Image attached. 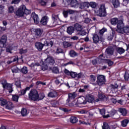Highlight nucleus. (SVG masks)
<instances>
[{"label":"nucleus","instance_id":"obj_21","mask_svg":"<svg viewBox=\"0 0 129 129\" xmlns=\"http://www.w3.org/2000/svg\"><path fill=\"white\" fill-rule=\"evenodd\" d=\"M114 51V49L112 47H108L105 51L106 53L108 54V55H112Z\"/></svg>","mask_w":129,"mask_h":129},{"label":"nucleus","instance_id":"obj_63","mask_svg":"<svg viewBox=\"0 0 129 129\" xmlns=\"http://www.w3.org/2000/svg\"><path fill=\"white\" fill-rule=\"evenodd\" d=\"M82 76H83V74H82V73H80L79 74H77L76 78H77V79H80V78H81V77H82Z\"/></svg>","mask_w":129,"mask_h":129},{"label":"nucleus","instance_id":"obj_36","mask_svg":"<svg viewBox=\"0 0 129 129\" xmlns=\"http://www.w3.org/2000/svg\"><path fill=\"white\" fill-rule=\"evenodd\" d=\"M7 103H8L7 100L4 99L3 98L0 99V104L2 106H4Z\"/></svg>","mask_w":129,"mask_h":129},{"label":"nucleus","instance_id":"obj_62","mask_svg":"<svg viewBox=\"0 0 129 129\" xmlns=\"http://www.w3.org/2000/svg\"><path fill=\"white\" fill-rule=\"evenodd\" d=\"M6 52L12 54V47L8 46L6 48Z\"/></svg>","mask_w":129,"mask_h":129},{"label":"nucleus","instance_id":"obj_4","mask_svg":"<svg viewBox=\"0 0 129 129\" xmlns=\"http://www.w3.org/2000/svg\"><path fill=\"white\" fill-rule=\"evenodd\" d=\"M2 84L4 89L9 90V93H12V92H13V85L11 84H8L7 83V81H5L4 83H2Z\"/></svg>","mask_w":129,"mask_h":129},{"label":"nucleus","instance_id":"obj_46","mask_svg":"<svg viewBox=\"0 0 129 129\" xmlns=\"http://www.w3.org/2000/svg\"><path fill=\"white\" fill-rule=\"evenodd\" d=\"M70 56H71V57H75V56H77V53L74 50H71L70 51Z\"/></svg>","mask_w":129,"mask_h":129},{"label":"nucleus","instance_id":"obj_24","mask_svg":"<svg viewBox=\"0 0 129 129\" xmlns=\"http://www.w3.org/2000/svg\"><path fill=\"white\" fill-rule=\"evenodd\" d=\"M112 4L114 8H118L119 7V1L118 0H111Z\"/></svg>","mask_w":129,"mask_h":129},{"label":"nucleus","instance_id":"obj_59","mask_svg":"<svg viewBox=\"0 0 129 129\" xmlns=\"http://www.w3.org/2000/svg\"><path fill=\"white\" fill-rule=\"evenodd\" d=\"M71 40H73L74 41H78V40H79V37L77 36H74L71 37Z\"/></svg>","mask_w":129,"mask_h":129},{"label":"nucleus","instance_id":"obj_45","mask_svg":"<svg viewBox=\"0 0 129 129\" xmlns=\"http://www.w3.org/2000/svg\"><path fill=\"white\" fill-rule=\"evenodd\" d=\"M21 71L24 74H27V73H28V68L23 67V68L21 69Z\"/></svg>","mask_w":129,"mask_h":129},{"label":"nucleus","instance_id":"obj_56","mask_svg":"<svg viewBox=\"0 0 129 129\" xmlns=\"http://www.w3.org/2000/svg\"><path fill=\"white\" fill-rule=\"evenodd\" d=\"M112 39H113V34L112 33V34H108V37H107V39L108 40V41H111Z\"/></svg>","mask_w":129,"mask_h":129},{"label":"nucleus","instance_id":"obj_27","mask_svg":"<svg viewBox=\"0 0 129 129\" xmlns=\"http://www.w3.org/2000/svg\"><path fill=\"white\" fill-rule=\"evenodd\" d=\"M102 61L105 64H108V66H111V65L113 64V62L109 59H103Z\"/></svg>","mask_w":129,"mask_h":129},{"label":"nucleus","instance_id":"obj_48","mask_svg":"<svg viewBox=\"0 0 129 129\" xmlns=\"http://www.w3.org/2000/svg\"><path fill=\"white\" fill-rule=\"evenodd\" d=\"M38 2L41 6H46L47 0H38Z\"/></svg>","mask_w":129,"mask_h":129},{"label":"nucleus","instance_id":"obj_35","mask_svg":"<svg viewBox=\"0 0 129 129\" xmlns=\"http://www.w3.org/2000/svg\"><path fill=\"white\" fill-rule=\"evenodd\" d=\"M44 98H45V94L44 93H40L39 94H38V99L37 101L42 100V99H44Z\"/></svg>","mask_w":129,"mask_h":129},{"label":"nucleus","instance_id":"obj_41","mask_svg":"<svg viewBox=\"0 0 129 129\" xmlns=\"http://www.w3.org/2000/svg\"><path fill=\"white\" fill-rule=\"evenodd\" d=\"M101 61V59L96 58V59H93L92 62L93 65H96V64H97V63H99V61Z\"/></svg>","mask_w":129,"mask_h":129},{"label":"nucleus","instance_id":"obj_64","mask_svg":"<svg viewBox=\"0 0 129 129\" xmlns=\"http://www.w3.org/2000/svg\"><path fill=\"white\" fill-rule=\"evenodd\" d=\"M56 53L57 54H60V53H64V51H63V49H62L60 48H58L56 49Z\"/></svg>","mask_w":129,"mask_h":129},{"label":"nucleus","instance_id":"obj_10","mask_svg":"<svg viewBox=\"0 0 129 129\" xmlns=\"http://www.w3.org/2000/svg\"><path fill=\"white\" fill-rule=\"evenodd\" d=\"M86 100L89 103H93V102H95V100H94V97L90 95H88L86 96Z\"/></svg>","mask_w":129,"mask_h":129},{"label":"nucleus","instance_id":"obj_34","mask_svg":"<svg viewBox=\"0 0 129 129\" xmlns=\"http://www.w3.org/2000/svg\"><path fill=\"white\" fill-rule=\"evenodd\" d=\"M78 121V119L76 117L72 116L70 118V122L72 123H76Z\"/></svg>","mask_w":129,"mask_h":129},{"label":"nucleus","instance_id":"obj_30","mask_svg":"<svg viewBox=\"0 0 129 129\" xmlns=\"http://www.w3.org/2000/svg\"><path fill=\"white\" fill-rule=\"evenodd\" d=\"M43 31L40 29H37L35 30V35L38 37H40L42 35Z\"/></svg>","mask_w":129,"mask_h":129},{"label":"nucleus","instance_id":"obj_38","mask_svg":"<svg viewBox=\"0 0 129 129\" xmlns=\"http://www.w3.org/2000/svg\"><path fill=\"white\" fill-rule=\"evenodd\" d=\"M106 31H107V29L105 28H103V29H101L99 31V36L100 37H103V34H104V33H105V32H106Z\"/></svg>","mask_w":129,"mask_h":129},{"label":"nucleus","instance_id":"obj_60","mask_svg":"<svg viewBox=\"0 0 129 129\" xmlns=\"http://www.w3.org/2000/svg\"><path fill=\"white\" fill-rule=\"evenodd\" d=\"M15 85L18 87V88H21V81H17L15 83Z\"/></svg>","mask_w":129,"mask_h":129},{"label":"nucleus","instance_id":"obj_7","mask_svg":"<svg viewBox=\"0 0 129 129\" xmlns=\"http://www.w3.org/2000/svg\"><path fill=\"white\" fill-rule=\"evenodd\" d=\"M123 19L118 20L117 25V29L116 30L117 33H119L122 29L124 27V24H123Z\"/></svg>","mask_w":129,"mask_h":129},{"label":"nucleus","instance_id":"obj_2","mask_svg":"<svg viewBox=\"0 0 129 129\" xmlns=\"http://www.w3.org/2000/svg\"><path fill=\"white\" fill-rule=\"evenodd\" d=\"M97 16L99 17H105L107 15L106 8H105V5L102 4L100 6L99 9L95 12Z\"/></svg>","mask_w":129,"mask_h":129},{"label":"nucleus","instance_id":"obj_15","mask_svg":"<svg viewBox=\"0 0 129 129\" xmlns=\"http://www.w3.org/2000/svg\"><path fill=\"white\" fill-rule=\"evenodd\" d=\"M74 28L76 31H77V33H78L79 32H80L81 30L83 29V27H82V26H81L80 24L78 23H76L74 25Z\"/></svg>","mask_w":129,"mask_h":129},{"label":"nucleus","instance_id":"obj_31","mask_svg":"<svg viewBox=\"0 0 129 129\" xmlns=\"http://www.w3.org/2000/svg\"><path fill=\"white\" fill-rule=\"evenodd\" d=\"M86 31L84 29H82L80 31H79L77 35L79 36H86Z\"/></svg>","mask_w":129,"mask_h":129},{"label":"nucleus","instance_id":"obj_54","mask_svg":"<svg viewBox=\"0 0 129 129\" xmlns=\"http://www.w3.org/2000/svg\"><path fill=\"white\" fill-rule=\"evenodd\" d=\"M124 78L126 81H128V78H129V74L127 72H125V74L124 76Z\"/></svg>","mask_w":129,"mask_h":129},{"label":"nucleus","instance_id":"obj_52","mask_svg":"<svg viewBox=\"0 0 129 129\" xmlns=\"http://www.w3.org/2000/svg\"><path fill=\"white\" fill-rule=\"evenodd\" d=\"M53 73H55V74H57L59 73V70L56 67H53L51 69Z\"/></svg>","mask_w":129,"mask_h":129},{"label":"nucleus","instance_id":"obj_3","mask_svg":"<svg viewBox=\"0 0 129 129\" xmlns=\"http://www.w3.org/2000/svg\"><path fill=\"white\" fill-rule=\"evenodd\" d=\"M26 9V6L21 5L20 8L16 11V15L18 17H24L25 15L24 12Z\"/></svg>","mask_w":129,"mask_h":129},{"label":"nucleus","instance_id":"obj_14","mask_svg":"<svg viewBox=\"0 0 129 129\" xmlns=\"http://www.w3.org/2000/svg\"><path fill=\"white\" fill-rule=\"evenodd\" d=\"M119 33H120V34H128V33H129V27L124 26Z\"/></svg>","mask_w":129,"mask_h":129},{"label":"nucleus","instance_id":"obj_49","mask_svg":"<svg viewBox=\"0 0 129 129\" xmlns=\"http://www.w3.org/2000/svg\"><path fill=\"white\" fill-rule=\"evenodd\" d=\"M109 125L106 122H104L103 126H102V129H109Z\"/></svg>","mask_w":129,"mask_h":129},{"label":"nucleus","instance_id":"obj_23","mask_svg":"<svg viewBox=\"0 0 129 129\" xmlns=\"http://www.w3.org/2000/svg\"><path fill=\"white\" fill-rule=\"evenodd\" d=\"M118 111L119 112H120V113H121L123 116H125L126 115V113H127V112H126V109L123 108H119Z\"/></svg>","mask_w":129,"mask_h":129},{"label":"nucleus","instance_id":"obj_39","mask_svg":"<svg viewBox=\"0 0 129 129\" xmlns=\"http://www.w3.org/2000/svg\"><path fill=\"white\" fill-rule=\"evenodd\" d=\"M97 5L96 3L94 2H91L90 3H89V7H91V8H92L93 9H95Z\"/></svg>","mask_w":129,"mask_h":129},{"label":"nucleus","instance_id":"obj_29","mask_svg":"<svg viewBox=\"0 0 129 129\" xmlns=\"http://www.w3.org/2000/svg\"><path fill=\"white\" fill-rule=\"evenodd\" d=\"M129 122V120L125 119L121 121V125L123 127H125L127 125V123Z\"/></svg>","mask_w":129,"mask_h":129},{"label":"nucleus","instance_id":"obj_53","mask_svg":"<svg viewBox=\"0 0 129 129\" xmlns=\"http://www.w3.org/2000/svg\"><path fill=\"white\" fill-rule=\"evenodd\" d=\"M12 71L13 73H18L19 71H21V70L19 69L17 67H15L12 69Z\"/></svg>","mask_w":129,"mask_h":129},{"label":"nucleus","instance_id":"obj_43","mask_svg":"<svg viewBox=\"0 0 129 129\" xmlns=\"http://www.w3.org/2000/svg\"><path fill=\"white\" fill-rule=\"evenodd\" d=\"M95 80H96V77L93 75H91L90 77V81L91 83H93L95 82Z\"/></svg>","mask_w":129,"mask_h":129},{"label":"nucleus","instance_id":"obj_1","mask_svg":"<svg viewBox=\"0 0 129 129\" xmlns=\"http://www.w3.org/2000/svg\"><path fill=\"white\" fill-rule=\"evenodd\" d=\"M29 99L33 100V101H37L39 99V93L38 91L36 90H31L29 94Z\"/></svg>","mask_w":129,"mask_h":129},{"label":"nucleus","instance_id":"obj_37","mask_svg":"<svg viewBox=\"0 0 129 129\" xmlns=\"http://www.w3.org/2000/svg\"><path fill=\"white\" fill-rule=\"evenodd\" d=\"M115 114V113H114V112L111 111V112H110L109 114L103 115V116L104 118H106L107 117H111L113 116V115H114Z\"/></svg>","mask_w":129,"mask_h":129},{"label":"nucleus","instance_id":"obj_57","mask_svg":"<svg viewBox=\"0 0 129 129\" xmlns=\"http://www.w3.org/2000/svg\"><path fill=\"white\" fill-rule=\"evenodd\" d=\"M31 14V10L26 9V7L24 11V15H30Z\"/></svg>","mask_w":129,"mask_h":129},{"label":"nucleus","instance_id":"obj_26","mask_svg":"<svg viewBox=\"0 0 129 129\" xmlns=\"http://www.w3.org/2000/svg\"><path fill=\"white\" fill-rule=\"evenodd\" d=\"M118 23V19L117 18H114L111 19V24L115 26L116 24Z\"/></svg>","mask_w":129,"mask_h":129},{"label":"nucleus","instance_id":"obj_28","mask_svg":"<svg viewBox=\"0 0 129 129\" xmlns=\"http://www.w3.org/2000/svg\"><path fill=\"white\" fill-rule=\"evenodd\" d=\"M6 105V108L7 109H12V108H14V105L12 102H8Z\"/></svg>","mask_w":129,"mask_h":129},{"label":"nucleus","instance_id":"obj_18","mask_svg":"<svg viewBox=\"0 0 129 129\" xmlns=\"http://www.w3.org/2000/svg\"><path fill=\"white\" fill-rule=\"evenodd\" d=\"M48 97L53 98L54 97H57V96H58V94H57V92L53 91L48 93Z\"/></svg>","mask_w":129,"mask_h":129},{"label":"nucleus","instance_id":"obj_16","mask_svg":"<svg viewBox=\"0 0 129 129\" xmlns=\"http://www.w3.org/2000/svg\"><path fill=\"white\" fill-rule=\"evenodd\" d=\"M74 31H75V29L73 26H69L67 29V32L69 35H72L74 33Z\"/></svg>","mask_w":129,"mask_h":129},{"label":"nucleus","instance_id":"obj_20","mask_svg":"<svg viewBox=\"0 0 129 129\" xmlns=\"http://www.w3.org/2000/svg\"><path fill=\"white\" fill-rule=\"evenodd\" d=\"M80 8L81 9H85V8H89V3L84 2L80 4Z\"/></svg>","mask_w":129,"mask_h":129},{"label":"nucleus","instance_id":"obj_11","mask_svg":"<svg viewBox=\"0 0 129 129\" xmlns=\"http://www.w3.org/2000/svg\"><path fill=\"white\" fill-rule=\"evenodd\" d=\"M68 95H69V98L67 100V102L68 103H69V102H70V101H71V100L74 99L75 98H76V93H70V94H69Z\"/></svg>","mask_w":129,"mask_h":129},{"label":"nucleus","instance_id":"obj_8","mask_svg":"<svg viewBox=\"0 0 129 129\" xmlns=\"http://www.w3.org/2000/svg\"><path fill=\"white\" fill-rule=\"evenodd\" d=\"M45 45H46V44L44 42L43 44L40 42H37L35 44V48L40 52L43 50V48Z\"/></svg>","mask_w":129,"mask_h":129},{"label":"nucleus","instance_id":"obj_33","mask_svg":"<svg viewBox=\"0 0 129 129\" xmlns=\"http://www.w3.org/2000/svg\"><path fill=\"white\" fill-rule=\"evenodd\" d=\"M117 52L121 55V54H123V53L125 52V50H124V49L122 48V47H118L117 48Z\"/></svg>","mask_w":129,"mask_h":129},{"label":"nucleus","instance_id":"obj_17","mask_svg":"<svg viewBox=\"0 0 129 129\" xmlns=\"http://www.w3.org/2000/svg\"><path fill=\"white\" fill-rule=\"evenodd\" d=\"M47 23H48V17L44 16L42 17L40 21V23L41 25L45 26V25H47Z\"/></svg>","mask_w":129,"mask_h":129},{"label":"nucleus","instance_id":"obj_44","mask_svg":"<svg viewBox=\"0 0 129 129\" xmlns=\"http://www.w3.org/2000/svg\"><path fill=\"white\" fill-rule=\"evenodd\" d=\"M12 100L13 101H16V102H18L19 100V96L17 95H12Z\"/></svg>","mask_w":129,"mask_h":129},{"label":"nucleus","instance_id":"obj_6","mask_svg":"<svg viewBox=\"0 0 129 129\" xmlns=\"http://www.w3.org/2000/svg\"><path fill=\"white\" fill-rule=\"evenodd\" d=\"M97 83L99 86L103 85L105 83V77L103 75H99L97 77Z\"/></svg>","mask_w":129,"mask_h":129},{"label":"nucleus","instance_id":"obj_50","mask_svg":"<svg viewBox=\"0 0 129 129\" xmlns=\"http://www.w3.org/2000/svg\"><path fill=\"white\" fill-rule=\"evenodd\" d=\"M25 53H28V49H24L23 48H21L19 49V53L20 54H25Z\"/></svg>","mask_w":129,"mask_h":129},{"label":"nucleus","instance_id":"obj_9","mask_svg":"<svg viewBox=\"0 0 129 129\" xmlns=\"http://www.w3.org/2000/svg\"><path fill=\"white\" fill-rule=\"evenodd\" d=\"M44 62L46 64H49L50 65H53L54 63H55V60L54 58L52 57H48L46 59H45Z\"/></svg>","mask_w":129,"mask_h":129},{"label":"nucleus","instance_id":"obj_40","mask_svg":"<svg viewBox=\"0 0 129 129\" xmlns=\"http://www.w3.org/2000/svg\"><path fill=\"white\" fill-rule=\"evenodd\" d=\"M72 45L71 43L68 42L64 41L63 42V46L64 48H68L69 47H71Z\"/></svg>","mask_w":129,"mask_h":129},{"label":"nucleus","instance_id":"obj_42","mask_svg":"<svg viewBox=\"0 0 129 129\" xmlns=\"http://www.w3.org/2000/svg\"><path fill=\"white\" fill-rule=\"evenodd\" d=\"M98 97L100 98V99H101V100H106V97H105V95H104L103 94L99 93Z\"/></svg>","mask_w":129,"mask_h":129},{"label":"nucleus","instance_id":"obj_25","mask_svg":"<svg viewBox=\"0 0 129 129\" xmlns=\"http://www.w3.org/2000/svg\"><path fill=\"white\" fill-rule=\"evenodd\" d=\"M44 44H45L44 46H47L48 47H52L53 45H54V42H53V41H50L48 42V41H47V40H46L45 39H44Z\"/></svg>","mask_w":129,"mask_h":129},{"label":"nucleus","instance_id":"obj_51","mask_svg":"<svg viewBox=\"0 0 129 129\" xmlns=\"http://www.w3.org/2000/svg\"><path fill=\"white\" fill-rule=\"evenodd\" d=\"M28 89H30L29 87H27L25 90H22L20 92H19V93H21L20 95H24L27 92V90Z\"/></svg>","mask_w":129,"mask_h":129},{"label":"nucleus","instance_id":"obj_47","mask_svg":"<svg viewBox=\"0 0 129 129\" xmlns=\"http://www.w3.org/2000/svg\"><path fill=\"white\" fill-rule=\"evenodd\" d=\"M117 87H118V86H117V85H111L109 87V89H111V91H113L114 89H117Z\"/></svg>","mask_w":129,"mask_h":129},{"label":"nucleus","instance_id":"obj_13","mask_svg":"<svg viewBox=\"0 0 129 129\" xmlns=\"http://www.w3.org/2000/svg\"><path fill=\"white\" fill-rule=\"evenodd\" d=\"M52 19L53 21V24H55V25H57L58 24V21L60 20V19H59V17L58 16V15L52 14Z\"/></svg>","mask_w":129,"mask_h":129},{"label":"nucleus","instance_id":"obj_58","mask_svg":"<svg viewBox=\"0 0 129 129\" xmlns=\"http://www.w3.org/2000/svg\"><path fill=\"white\" fill-rule=\"evenodd\" d=\"M77 74L76 72H71L70 76L72 77V78H76Z\"/></svg>","mask_w":129,"mask_h":129},{"label":"nucleus","instance_id":"obj_61","mask_svg":"<svg viewBox=\"0 0 129 129\" xmlns=\"http://www.w3.org/2000/svg\"><path fill=\"white\" fill-rule=\"evenodd\" d=\"M14 11H15V9H14V7L13 6H10L9 8V13L13 14V13H14Z\"/></svg>","mask_w":129,"mask_h":129},{"label":"nucleus","instance_id":"obj_12","mask_svg":"<svg viewBox=\"0 0 129 129\" xmlns=\"http://www.w3.org/2000/svg\"><path fill=\"white\" fill-rule=\"evenodd\" d=\"M32 17L33 20H34V23L35 24H38L39 23V17H38V15L35 14V13H33L32 14Z\"/></svg>","mask_w":129,"mask_h":129},{"label":"nucleus","instance_id":"obj_22","mask_svg":"<svg viewBox=\"0 0 129 129\" xmlns=\"http://www.w3.org/2000/svg\"><path fill=\"white\" fill-rule=\"evenodd\" d=\"M70 4H71V7H72V8H76V7L78 6L77 0H71Z\"/></svg>","mask_w":129,"mask_h":129},{"label":"nucleus","instance_id":"obj_5","mask_svg":"<svg viewBox=\"0 0 129 129\" xmlns=\"http://www.w3.org/2000/svg\"><path fill=\"white\" fill-rule=\"evenodd\" d=\"M93 40L95 44H97V43H98L99 41L102 43H103V42H104V41L105 40V39L102 36H100L99 38V36H98L97 34H95L93 36Z\"/></svg>","mask_w":129,"mask_h":129},{"label":"nucleus","instance_id":"obj_32","mask_svg":"<svg viewBox=\"0 0 129 129\" xmlns=\"http://www.w3.org/2000/svg\"><path fill=\"white\" fill-rule=\"evenodd\" d=\"M28 111L27 110V109L26 108H23L21 110V114L22 116H26V115H28Z\"/></svg>","mask_w":129,"mask_h":129},{"label":"nucleus","instance_id":"obj_55","mask_svg":"<svg viewBox=\"0 0 129 129\" xmlns=\"http://www.w3.org/2000/svg\"><path fill=\"white\" fill-rule=\"evenodd\" d=\"M78 101L79 104H85V103L84 102V100H83V99L81 98H79Z\"/></svg>","mask_w":129,"mask_h":129},{"label":"nucleus","instance_id":"obj_19","mask_svg":"<svg viewBox=\"0 0 129 129\" xmlns=\"http://www.w3.org/2000/svg\"><path fill=\"white\" fill-rule=\"evenodd\" d=\"M82 16L83 17L84 19L85 20H84V23L86 24H89V23H90V19L88 18H87V13L85 12L82 15Z\"/></svg>","mask_w":129,"mask_h":129}]
</instances>
